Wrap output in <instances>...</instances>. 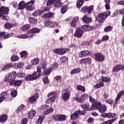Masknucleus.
I'll return each instance as SVG.
<instances>
[{"label":"nucleus","instance_id":"obj_1","mask_svg":"<svg viewBox=\"0 0 124 124\" xmlns=\"http://www.w3.org/2000/svg\"><path fill=\"white\" fill-rule=\"evenodd\" d=\"M88 29V26L87 25H83L78 28L75 31L74 34V36L77 37L78 38H81L83 34H84V31H87Z\"/></svg>","mask_w":124,"mask_h":124},{"label":"nucleus","instance_id":"obj_2","mask_svg":"<svg viewBox=\"0 0 124 124\" xmlns=\"http://www.w3.org/2000/svg\"><path fill=\"white\" fill-rule=\"evenodd\" d=\"M80 107L83 109L82 111L80 110V112L82 113L83 116H85V114H86L87 111H92V110H94L97 108V107H94V105H92L91 107L89 104H82L80 105Z\"/></svg>","mask_w":124,"mask_h":124},{"label":"nucleus","instance_id":"obj_3","mask_svg":"<svg viewBox=\"0 0 124 124\" xmlns=\"http://www.w3.org/2000/svg\"><path fill=\"white\" fill-rule=\"evenodd\" d=\"M16 77H17V72L16 71H13L11 73H9L7 74L4 78V81L5 82H7L10 84L11 82L13 81L14 80L16 79Z\"/></svg>","mask_w":124,"mask_h":124},{"label":"nucleus","instance_id":"obj_4","mask_svg":"<svg viewBox=\"0 0 124 124\" xmlns=\"http://www.w3.org/2000/svg\"><path fill=\"white\" fill-rule=\"evenodd\" d=\"M54 4V7L56 8H60L62 7V3L61 2V0H48L46 3L47 6H51Z\"/></svg>","mask_w":124,"mask_h":124},{"label":"nucleus","instance_id":"obj_5","mask_svg":"<svg viewBox=\"0 0 124 124\" xmlns=\"http://www.w3.org/2000/svg\"><path fill=\"white\" fill-rule=\"evenodd\" d=\"M52 119L57 122H63L66 120V116L63 114H56L52 115Z\"/></svg>","mask_w":124,"mask_h":124},{"label":"nucleus","instance_id":"obj_6","mask_svg":"<svg viewBox=\"0 0 124 124\" xmlns=\"http://www.w3.org/2000/svg\"><path fill=\"white\" fill-rule=\"evenodd\" d=\"M70 49L67 48H56L55 49L53 50V52L55 53V54H58V55H64L65 53H67V52H69Z\"/></svg>","mask_w":124,"mask_h":124},{"label":"nucleus","instance_id":"obj_7","mask_svg":"<svg viewBox=\"0 0 124 124\" xmlns=\"http://www.w3.org/2000/svg\"><path fill=\"white\" fill-rule=\"evenodd\" d=\"M93 5H91L89 7L88 6H83L81 9V12H85L87 14H91L93 11Z\"/></svg>","mask_w":124,"mask_h":124},{"label":"nucleus","instance_id":"obj_8","mask_svg":"<svg viewBox=\"0 0 124 124\" xmlns=\"http://www.w3.org/2000/svg\"><path fill=\"white\" fill-rule=\"evenodd\" d=\"M62 97L63 101H66V100H68L69 99V97H70V93H68V90L67 88H65L62 92Z\"/></svg>","mask_w":124,"mask_h":124},{"label":"nucleus","instance_id":"obj_9","mask_svg":"<svg viewBox=\"0 0 124 124\" xmlns=\"http://www.w3.org/2000/svg\"><path fill=\"white\" fill-rule=\"evenodd\" d=\"M123 95H124V90H122L120 91L119 94L117 95L115 98L114 103L113 105V108H116V106H117V104H118V102H119V100Z\"/></svg>","mask_w":124,"mask_h":124},{"label":"nucleus","instance_id":"obj_10","mask_svg":"<svg viewBox=\"0 0 124 124\" xmlns=\"http://www.w3.org/2000/svg\"><path fill=\"white\" fill-rule=\"evenodd\" d=\"M79 115H80V116H84L80 109L76 110L71 115V120H77V119L80 117Z\"/></svg>","mask_w":124,"mask_h":124},{"label":"nucleus","instance_id":"obj_11","mask_svg":"<svg viewBox=\"0 0 124 124\" xmlns=\"http://www.w3.org/2000/svg\"><path fill=\"white\" fill-rule=\"evenodd\" d=\"M95 19L99 23H103V20L107 19L106 14H105V13H102L101 14H98V17H95Z\"/></svg>","mask_w":124,"mask_h":124},{"label":"nucleus","instance_id":"obj_12","mask_svg":"<svg viewBox=\"0 0 124 124\" xmlns=\"http://www.w3.org/2000/svg\"><path fill=\"white\" fill-rule=\"evenodd\" d=\"M22 83H23L22 80L14 79L13 81H11V83H9V85L11 87H20V86L22 85Z\"/></svg>","mask_w":124,"mask_h":124},{"label":"nucleus","instance_id":"obj_13","mask_svg":"<svg viewBox=\"0 0 124 124\" xmlns=\"http://www.w3.org/2000/svg\"><path fill=\"white\" fill-rule=\"evenodd\" d=\"M89 100L92 103V105L94 106V107H97V108H98V106H100L101 105V102H97V100H95L94 98H93V97L90 96H89Z\"/></svg>","mask_w":124,"mask_h":124},{"label":"nucleus","instance_id":"obj_14","mask_svg":"<svg viewBox=\"0 0 124 124\" xmlns=\"http://www.w3.org/2000/svg\"><path fill=\"white\" fill-rule=\"evenodd\" d=\"M94 56L95 61H97V62H103L104 59H105V57L102 55V53L100 52L96 53Z\"/></svg>","mask_w":124,"mask_h":124},{"label":"nucleus","instance_id":"obj_15","mask_svg":"<svg viewBox=\"0 0 124 124\" xmlns=\"http://www.w3.org/2000/svg\"><path fill=\"white\" fill-rule=\"evenodd\" d=\"M120 70L124 71V65L118 64L117 65H115L112 69V72H118L120 71Z\"/></svg>","mask_w":124,"mask_h":124},{"label":"nucleus","instance_id":"obj_16","mask_svg":"<svg viewBox=\"0 0 124 124\" xmlns=\"http://www.w3.org/2000/svg\"><path fill=\"white\" fill-rule=\"evenodd\" d=\"M96 110H98L99 112L101 114H104L107 111V107L105 105H102L101 104V105L99 106Z\"/></svg>","mask_w":124,"mask_h":124},{"label":"nucleus","instance_id":"obj_17","mask_svg":"<svg viewBox=\"0 0 124 124\" xmlns=\"http://www.w3.org/2000/svg\"><path fill=\"white\" fill-rule=\"evenodd\" d=\"M116 116V113H112L111 112L103 113L101 115V117L103 118H108V119H113V118Z\"/></svg>","mask_w":124,"mask_h":124},{"label":"nucleus","instance_id":"obj_18","mask_svg":"<svg viewBox=\"0 0 124 124\" xmlns=\"http://www.w3.org/2000/svg\"><path fill=\"white\" fill-rule=\"evenodd\" d=\"M8 12H9V8L1 7L0 8V17H1L3 14H8Z\"/></svg>","mask_w":124,"mask_h":124},{"label":"nucleus","instance_id":"obj_19","mask_svg":"<svg viewBox=\"0 0 124 124\" xmlns=\"http://www.w3.org/2000/svg\"><path fill=\"white\" fill-rule=\"evenodd\" d=\"M54 16H55V13L49 12L44 14L42 17L45 19H51V18H54Z\"/></svg>","mask_w":124,"mask_h":124},{"label":"nucleus","instance_id":"obj_20","mask_svg":"<svg viewBox=\"0 0 124 124\" xmlns=\"http://www.w3.org/2000/svg\"><path fill=\"white\" fill-rule=\"evenodd\" d=\"M92 59L90 58H86L84 59H81L79 61V63L80 64H87V63H91Z\"/></svg>","mask_w":124,"mask_h":124},{"label":"nucleus","instance_id":"obj_21","mask_svg":"<svg viewBox=\"0 0 124 124\" xmlns=\"http://www.w3.org/2000/svg\"><path fill=\"white\" fill-rule=\"evenodd\" d=\"M53 71V68L52 67H48L47 69L44 70L42 73L43 76H48L51 74L52 71Z\"/></svg>","mask_w":124,"mask_h":124},{"label":"nucleus","instance_id":"obj_22","mask_svg":"<svg viewBox=\"0 0 124 124\" xmlns=\"http://www.w3.org/2000/svg\"><path fill=\"white\" fill-rule=\"evenodd\" d=\"M90 55V51L89 50H83L81 51L78 53L79 58H84L85 57H88Z\"/></svg>","mask_w":124,"mask_h":124},{"label":"nucleus","instance_id":"obj_23","mask_svg":"<svg viewBox=\"0 0 124 124\" xmlns=\"http://www.w3.org/2000/svg\"><path fill=\"white\" fill-rule=\"evenodd\" d=\"M39 96V95H38V93H36L33 96H31L30 98H29V102H31V103H32V102H35V101L37 100V98H38Z\"/></svg>","mask_w":124,"mask_h":124},{"label":"nucleus","instance_id":"obj_24","mask_svg":"<svg viewBox=\"0 0 124 124\" xmlns=\"http://www.w3.org/2000/svg\"><path fill=\"white\" fill-rule=\"evenodd\" d=\"M82 21L85 24H89V23L93 22V19L91 17H88L87 15H84L82 17Z\"/></svg>","mask_w":124,"mask_h":124},{"label":"nucleus","instance_id":"obj_25","mask_svg":"<svg viewBox=\"0 0 124 124\" xmlns=\"http://www.w3.org/2000/svg\"><path fill=\"white\" fill-rule=\"evenodd\" d=\"M39 32H40V29L37 28H32L31 30L27 31L28 34H30V33H38Z\"/></svg>","mask_w":124,"mask_h":124},{"label":"nucleus","instance_id":"obj_26","mask_svg":"<svg viewBox=\"0 0 124 124\" xmlns=\"http://www.w3.org/2000/svg\"><path fill=\"white\" fill-rule=\"evenodd\" d=\"M27 4L25 3V1H20L18 5V10H23V9H25L26 8Z\"/></svg>","mask_w":124,"mask_h":124},{"label":"nucleus","instance_id":"obj_27","mask_svg":"<svg viewBox=\"0 0 124 124\" xmlns=\"http://www.w3.org/2000/svg\"><path fill=\"white\" fill-rule=\"evenodd\" d=\"M79 93H76V97H73V99L75 101H77L78 103H83V100L82 99V98L80 96V98L79 97Z\"/></svg>","mask_w":124,"mask_h":124},{"label":"nucleus","instance_id":"obj_28","mask_svg":"<svg viewBox=\"0 0 124 124\" xmlns=\"http://www.w3.org/2000/svg\"><path fill=\"white\" fill-rule=\"evenodd\" d=\"M90 0H78L77 2L76 6L77 8H81L85 1H89Z\"/></svg>","mask_w":124,"mask_h":124},{"label":"nucleus","instance_id":"obj_29","mask_svg":"<svg viewBox=\"0 0 124 124\" xmlns=\"http://www.w3.org/2000/svg\"><path fill=\"white\" fill-rule=\"evenodd\" d=\"M8 115L7 114H2L0 116V123H3L7 121Z\"/></svg>","mask_w":124,"mask_h":124},{"label":"nucleus","instance_id":"obj_30","mask_svg":"<svg viewBox=\"0 0 124 124\" xmlns=\"http://www.w3.org/2000/svg\"><path fill=\"white\" fill-rule=\"evenodd\" d=\"M12 67H13L12 63L5 64L1 68V71H4V70H6L8 69V68H11Z\"/></svg>","mask_w":124,"mask_h":124},{"label":"nucleus","instance_id":"obj_31","mask_svg":"<svg viewBox=\"0 0 124 124\" xmlns=\"http://www.w3.org/2000/svg\"><path fill=\"white\" fill-rule=\"evenodd\" d=\"M36 114V112L34 110H31L29 113H28V117L29 119H31L32 118H33L35 114Z\"/></svg>","mask_w":124,"mask_h":124},{"label":"nucleus","instance_id":"obj_32","mask_svg":"<svg viewBox=\"0 0 124 124\" xmlns=\"http://www.w3.org/2000/svg\"><path fill=\"white\" fill-rule=\"evenodd\" d=\"M28 21L30 24H31L32 25H35V24L37 23V19L33 18V17H30L28 18Z\"/></svg>","mask_w":124,"mask_h":124},{"label":"nucleus","instance_id":"obj_33","mask_svg":"<svg viewBox=\"0 0 124 124\" xmlns=\"http://www.w3.org/2000/svg\"><path fill=\"white\" fill-rule=\"evenodd\" d=\"M19 55L21 58L27 59L28 58V52L27 51H22L19 52Z\"/></svg>","mask_w":124,"mask_h":124},{"label":"nucleus","instance_id":"obj_34","mask_svg":"<svg viewBox=\"0 0 124 124\" xmlns=\"http://www.w3.org/2000/svg\"><path fill=\"white\" fill-rule=\"evenodd\" d=\"M116 120H117V118H113L111 119L108 120L107 121H104V122L101 123L100 124H112L116 121Z\"/></svg>","mask_w":124,"mask_h":124},{"label":"nucleus","instance_id":"obj_35","mask_svg":"<svg viewBox=\"0 0 124 124\" xmlns=\"http://www.w3.org/2000/svg\"><path fill=\"white\" fill-rule=\"evenodd\" d=\"M101 80L102 82H105V83H108V82H110L111 81V78L108 77L101 76Z\"/></svg>","mask_w":124,"mask_h":124},{"label":"nucleus","instance_id":"obj_36","mask_svg":"<svg viewBox=\"0 0 124 124\" xmlns=\"http://www.w3.org/2000/svg\"><path fill=\"white\" fill-rule=\"evenodd\" d=\"M102 80L99 82V83H97L96 85H94V89H99V88H101V87H104L105 83L103 82Z\"/></svg>","mask_w":124,"mask_h":124},{"label":"nucleus","instance_id":"obj_37","mask_svg":"<svg viewBox=\"0 0 124 124\" xmlns=\"http://www.w3.org/2000/svg\"><path fill=\"white\" fill-rule=\"evenodd\" d=\"M76 89L78 91H80L82 93H85L86 92V88L81 85H78Z\"/></svg>","mask_w":124,"mask_h":124},{"label":"nucleus","instance_id":"obj_38","mask_svg":"<svg viewBox=\"0 0 124 124\" xmlns=\"http://www.w3.org/2000/svg\"><path fill=\"white\" fill-rule=\"evenodd\" d=\"M31 29V25L27 24L24 25L22 27L21 30L23 31H26Z\"/></svg>","mask_w":124,"mask_h":124},{"label":"nucleus","instance_id":"obj_39","mask_svg":"<svg viewBox=\"0 0 124 124\" xmlns=\"http://www.w3.org/2000/svg\"><path fill=\"white\" fill-rule=\"evenodd\" d=\"M31 76H32L33 81L37 80V79H38V78L40 77V76L36 73V72H34L33 74H31Z\"/></svg>","mask_w":124,"mask_h":124},{"label":"nucleus","instance_id":"obj_40","mask_svg":"<svg viewBox=\"0 0 124 124\" xmlns=\"http://www.w3.org/2000/svg\"><path fill=\"white\" fill-rule=\"evenodd\" d=\"M20 60V57L16 55H12L11 57V62H17Z\"/></svg>","mask_w":124,"mask_h":124},{"label":"nucleus","instance_id":"obj_41","mask_svg":"<svg viewBox=\"0 0 124 124\" xmlns=\"http://www.w3.org/2000/svg\"><path fill=\"white\" fill-rule=\"evenodd\" d=\"M54 111V108H49L47 109L46 110L44 114V115H49V114L52 113Z\"/></svg>","mask_w":124,"mask_h":124},{"label":"nucleus","instance_id":"obj_42","mask_svg":"<svg viewBox=\"0 0 124 124\" xmlns=\"http://www.w3.org/2000/svg\"><path fill=\"white\" fill-rule=\"evenodd\" d=\"M27 10L29 11H32L34 9V5H27L26 7Z\"/></svg>","mask_w":124,"mask_h":124},{"label":"nucleus","instance_id":"obj_43","mask_svg":"<svg viewBox=\"0 0 124 124\" xmlns=\"http://www.w3.org/2000/svg\"><path fill=\"white\" fill-rule=\"evenodd\" d=\"M43 82L44 85H48V84L50 83V81L49 80V78H48V77H45V78H43Z\"/></svg>","mask_w":124,"mask_h":124},{"label":"nucleus","instance_id":"obj_44","mask_svg":"<svg viewBox=\"0 0 124 124\" xmlns=\"http://www.w3.org/2000/svg\"><path fill=\"white\" fill-rule=\"evenodd\" d=\"M45 119V116H40L39 117V118L38 119L37 121V124H42V122L44 121V119Z\"/></svg>","mask_w":124,"mask_h":124},{"label":"nucleus","instance_id":"obj_45","mask_svg":"<svg viewBox=\"0 0 124 124\" xmlns=\"http://www.w3.org/2000/svg\"><path fill=\"white\" fill-rule=\"evenodd\" d=\"M24 80L25 81H33V78H32L31 75H27L24 78Z\"/></svg>","mask_w":124,"mask_h":124},{"label":"nucleus","instance_id":"obj_46","mask_svg":"<svg viewBox=\"0 0 124 124\" xmlns=\"http://www.w3.org/2000/svg\"><path fill=\"white\" fill-rule=\"evenodd\" d=\"M42 13L41 12V10H37L34 12L32 14V16H38V15H42Z\"/></svg>","mask_w":124,"mask_h":124},{"label":"nucleus","instance_id":"obj_47","mask_svg":"<svg viewBox=\"0 0 124 124\" xmlns=\"http://www.w3.org/2000/svg\"><path fill=\"white\" fill-rule=\"evenodd\" d=\"M88 97H89V95L87 93H84L81 95V98L83 102V101H86V100L88 99Z\"/></svg>","mask_w":124,"mask_h":124},{"label":"nucleus","instance_id":"obj_48","mask_svg":"<svg viewBox=\"0 0 124 124\" xmlns=\"http://www.w3.org/2000/svg\"><path fill=\"white\" fill-rule=\"evenodd\" d=\"M67 6L68 5H64L61 8V11L62 14H64V13L66 12V8H67Z\"/></svg>","mask_w":124,"mask_h":124},{"label":"nucleus","instance_id":"obj_49","mask_svg":"<svg viewBox=\"0 0 124 124\" xmlns=\"http://www.w3.org/2000/svg\"><path fill=\"white\" fill-rule=\"evenodd\" d=\"M80 71H81V69L79 68L73 69L70 72V74L72 75L75 74V73H79Z\"/></svg>","mask_w":124,"mask_h":124},{"label":"nucleus","instance_id":"obj_50","mask_svg":"<svg viewBox=\"0 0 124 124\" xmlns=\"http://www.w3.org/2000/svg\"><path fill=\"white\" fill-rule=\"evenodd\" d=\"M24 109H25V105L21 104L20 106L18 107V108L17 109V112L20 113L21 111L24 110Z\"/></svg>","mask_w":124,"mask_h":124},{"label":"nucleus","instance_id":"obj_51","mask_svg":"<svg viewBox=\"0 0 124 124\" xmlns=\"http://www.w3.org/2000/svg\"><path fill=\"white\" fill-rule=\"evenodd\" d=\"M67 61H68V58L65 56L62 57L60 59V62H62V63H64L65 62H66Z\"/></svg>","mask_w":124,"mask_h":124},{"label":"nucleus","instance_id":"obj_52","mask_svg":"<svg viewBox=\"0 0 124 124\" xmlns=\"http://www.w3.org/2000/svg\"><path fill=\"white\" fill-rule=\"evenodd\" d=\"M13 35H14V33L10 32L7 35H4L3 38L4 39H7V38H9V37H11V36H13Z\"/></svg>","mask_w":124,"mask_h":124},{"label":"nucleus","instance_id":"obj_53","mask_svg":"<svg viewBox=\"0 0 124 124\" xmlns=\"http://www.w3.org/2000/svg\"><path fill=\"white\" fill-rule=\"evenodd\" d=\"M54 80L57 81V82H62V77L61 76H56L54 78Z\"/></svg>","mask_w":124,"mask_h":124},{"label":"nucleus","instance_id":"obj_54","mask_svg":"<svg viewBox=\"0 0 124 124\" xmlns=\"http://www.w3.org/2000/svg\"><path fill=\"white\" fill-rule=\"evenodd\" d=\"M16 76L18 78H24L26 75L24 73H18L17 74L16 73Z\"/></svg>","mask_w":124,"mask_h":124},{"label":"nucleus","instance_id":"obj_55","mask_svg":"<svg viewBox=\"0 0 124 124\" xmlns=\"http://www.w3.org/2000/svg\"><path fill=\"white\" fill-rule=\"evenodd\" d=\"M50 9H51V8L49 7H45L42 10H41V12L42 13V14H43L44 12H46L47 11H50Z\"/></svg>","mask_w":124,"mask_h":124},{"label":"nucleus","instance_id":"obj_56","mask_svg":"<svg viewBox=\"0 0 124 124\" xmlns=\"http://www.w3.org/2000/svg\"><path fill=\"white\" fill-rule=\"evenodd\" d=\"M31 62L33 65H35V64L39 63V60L37 58H35L31 61Z\"/></svg>","mask_w":124,"mask_h":124},{"label":"nucleus","instance_id":"obj_57","mask_svg":"<svg viewBox=\"0 0 124 124\" xmlns=\"http://www.w3.org/2000/svg\"><path fill=\"white\" fill-rule=\"evenodd\" d=\"M105 102L106 103H108V104L112 105V104H113V103H114V100H113L112 99H107L105 101Z\"/></svg>","mask_w":124,"mask_h":124},{"label":"nucleus","instance_id":"obj_58","mask_svg":"<svg viewBox=\"0 0 124 124\" xmlns=\"http://www.w3.org/2000/svg\"><path fill=\"white\" fill-rule=\"evenodd\" d=\"M11 94L13 97H16L17 96V90H13L11 92Z\"/></svg>","mask_w":124,"mask_h":124},{"label":"nucleus","instance_id":"obj_59","mask_svg":"<svg viewBox=\"0 0 124 124\" xmlns=\"http://www.w3.org/2000/svg\"><path fill=\"white\" fill-rule=\"evenodd\" d=\"M5 28L6 29H11V28H12V25H11V24L9 22H6L5 24Z\"/></svg>","mask_w":124,"mask_h":124},{"label":"nucleus","instance_id":"obj_60","mask_svg":"<svg viewBox=\"0 0 124 124\" xmlns=\"http://www.w3.org/2000/svg\"><path fill=\"white\" fill-rule=\"evenodd\" d=\"M40 76H41V67L38 66L37 67V71H35Z\"/></svg>","mask_w":124,"mask_h":124},{"label":"nucleus","instance_id":"obj_61","mask_svg":"<svg viewBox=\"0 0 124 124\" xmlns=\"http://www.w3.org/2000/svg\"><path fill=\"white\" fill-rule=\"evenodd\" d=\"M41 66L42 69H46L47 67V63H46L45 62H43L41 63Z\"/></svg>","mask_w":124,"mask_h":124},{"label":"nucleus","instance_id":"obj_62","mask_svg":"<svg viewBox=\"0 0 124 124\" xmlns=\"http://www.w3.org/2000/svg\"><path fill=\"white\" fill-rule=\"evenodd\" d=\"M111 30H112V26H108L105 28L104 31L107 32L108 31H111Z\"/></svg>","mask_w":124,"mask_h":124},{"label":"nucleus","instance_id":"obj_63","mask_svg":"<svg viewBox=\"0 0 124 124\" xmlns=\"http://www.w3.org/2000/svg\"><path fill=\"white\" fill-rule=\"evenodd\" d=\"M28 124V119L26 118H23L21 122V124Z\"/></svg>","mask_w":124,"mask_h":124},{"label":"nucleus","instance_id":"obj_64","mask_svg":"<svg viewBox=\"0 0 124 124\" xmlns=\"http://www.w3.org/2000/svg\"><path fill=\"white\" fill-rule=\"evenodd\" d=\"M52 70L53 69H57V68H58V67H59V64L57 63H53L52 65Z\"/></svg>","mask_w":124,"mask_h":124}]
</instances>
